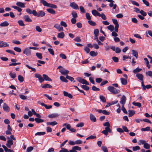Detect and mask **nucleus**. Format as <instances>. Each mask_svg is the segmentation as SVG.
<instances>
[{"label": "nucleus", "instance_id": "c756f323", "mask_svg": "<svg viewBox=\"0 0 152 152\" xmlns=\"http://www.w3.org/2000/svg\"><path fill=\"white\" fill-rule=\"evenodd\" d=\"M35 121L37 123H42L44 121L39 118H36L35 119Z\"/></svg>", "mask_w": 152, "mask_h": 152}, {"label": "nucleus", "instance_id": "13d9d810", "mask_svg": "<svg viewBox=\"0 0 152 152\" xmlns=\"http://www.w3.org/2000/svg\"><path fill=\"white\" fill-rule=\"evenodd\" d=\"M140 13L143 16H145L147 15L146 12L142 10H141L140 11Z\"/></svg>", "mask_w": 152, "mask_h": 152}, {"label": "nucleus", "instance_id": "f8f14e48", "mask_svg": "<svg viewBox=\"0 0 152 152\" xmlns=\"http://www.w3.org/2000/svg\"><path fill=\"white\" fill-rule=\"evenodd\" d=\"M54 27L58 30L59 31H63V28L62 27H60L59 25L57 24H55Z\"/></svg>", "mask_w": 152, "mask_h": 152}, {"label": "nucleus", "instance_id": "4468645a", "mask_svg": "<svg viewBox=\"0 0 152 152\" xmlns=\"http://www.w3.org/2000/svg\"><path fill=\"white\" fill-rule=\"evenodd\" d=\"M90 118L91 121H93L94 122H95L96 121V120L95 117L94 116V115H93L92 114H90Z\"/></svg>", "mask_w": 152, "mask_h": 152}, {"label": "nucleus", "instance_id": "052dcab7", "mask_svg": "<svg viewBox=\"0 0 152 152\" xmlns=\"http://www.w3.org/2000/svg\"><path fill=\"white\" fill-rule=\"evenodd\" d=\"M112 59L115 62H117L118 61V57L115 56L113 57Z\"/></svg>", "mask_w": 152, "mask_h": 152}, {"label": "nucleus", "instance_id": "6ab92c4d", "mask_svg": "<svg viewBox=\"0 0 152 152\" xmlns=\"http://www.w3.org/2000/svg\"><path fill=\"white\" fill-rule=\"evenodd\" d=\"M121 83L123 85H126L127 83V80L123 78H121L120 79Z\"/></svg>", "mask_w": 152, "mask_h": 152}, {"label": "nucleus", "instance_id": "de8ad7c7", "mask_svg": "<svg viewBox=\"0 0 152 152\" xmlns=\"http://www.w3.org/2000/svg\"><path fill=\"white\" fill-rule=\"evenodd\" d=\"M88 23L90 25L92 26H94L96 25L95 22L91 20H89L88 21Z\"/></svg>", "mask_w": 152, "mask_h": 152}, {"label": "nucleus", "instance_id": "4be33fe9", "mask_svg": "<svg viewBox=\"0 0 152 152\" xmlns=\"http://www.w3.org/2000/svg\"><path fill=\"white\" fill-rule=\"evenodd\" d=\"M129 112V117H132L134 115L135 112L134 110H128Z\"/></svg>", "mask_w": 152, "mask_h": 152}, {"label": "nucleus", "instance_id": "69168bd1", "mask_svg": "<svg viewBox=\"0 0 152 152\" xmlns=\"http://www.w3.org/2000/svg\"><path fill=\"white\" fill-rule=\"evenodd\" d=\"M84 126V124L83 122H81L76 125V126L77 127H82Z\"/></svg>", "mask_w": 152, "mask_h": 152}, {"label": "nucleus", "instance_id": "f704fd0d", "mask_svg": "<svg viewBox=\"0 0 152 152\" xmlns=\"http://www.w3.org/2000/svg\"><path fill=\"white\" fill-rule=\"evenodd\" d=\"M66 78L70 80L71 82H75L74 78L72 77L67 75L66 77Z\"/></svg>", "mask_w": 152, "mask_h": 152}, {"label": "nucleus", "instance_id": "c03bdc74", "mask_svg": "<svg viewBox=\"0 0 152 152\" xmlns=\"http://www.w3.org/2000/svg\"><path fill=\"white\" fill-rule=\"evenodd\" d=\"M150 127L149 126H147L146 128H142L141 130L142 131H148L150 130Z\"/></svg>", "mask_w": 152, "mask_h": 152}, {"label": "nucleus", "instance_id": "e433bc0d", "mask_svg": "<svg viewBox=\"0 0 152 152\" xmlns=\"http://www.w3.org/2000/svg\"><path fill=\"white\" fill-rule=\"evenodd\" d=\"M80 83L83 84H85L86 85H89V83L87 82L86 80L83 79L81 82Z\"/></svg>", "mask_w": 152, "mask_h": 152}, {"label": "nucleus", "instance_id": "f03ea898", "mask_svg": "<svg viewBox=\"0 0 152 152\" xmlns=\"http://www.w3.org/2000/svg\"><path fill=\"white\" fill-rule=\"evenodd\" d=\"M112 21L113 23L115 25V31L118 32V28L119 27V24L116 19H112Z\"/></svg>", "mask_w": 152, "mask_h": 152}, {"label": "nucleus", "instance_id": "dca6fc26", "mask_svg": "<svg viewBox=\"0 0 152 152\" xmlns=\"http://www.w3.org/2000/svg\"><path fill=\"white\" fill-rule=\"evenodd\" d=\"M92 14L94 16H100V14L95 10H92Z\"/></svg>", "mask_w": 152, "mask_h": 152}, {"label": "nucleus", "instance_id": "603ef678", "mask_svg": "<svg viewBox=\"0 0 152 152\" xmlns=\"http://www.w3.org/2000/svg\"><path fill=\"white\" fill-rule=\"evenodd\" d=\"M146 142V141L144 140H140L139 141V142H138V145H140L142 144H143L145 143Z\"/></svg>", "mask_w": 152, "mask_h": 152}, {"label": "nucleus", "instance_id": "1a4fd4ad", "mask_svg": "<svg viewBox=\"0 0 152 152\" xmlns=\"http://www.w3.org/2000/svg\"><path fill=\"white\" fill-rule=\"evenodd\" d=\"M70 6L74 9H78L79 7L77 5L75 2H73L70 4Z\"/></svg>", "mask_w": 152, "mask_h": 152}, {"label": "nucleus", "instance_id": "7ed1b4c3", "mask_svg": "<svg viewBox=\"0 0 152 152\" xmlns=\"http://www.w3.org/2000/svg\"><path fill=\"white\" fill-rule=\"evenodd\" d=\"M59 71L61 74L64 75H66L69 74V71L65 69L64 68H61L59 70Z\"/></svg>", "mask_w": 152, "mask_h": 152}, {"label": "nucleus", "instance_id": "bb28decb", "mask_svg": "<svg viewBox=\"0 0 152 152\" xmlns=\"http://www.w3.org/2000/svg\"><path fill=\"white\" fill-rule=\"evenodd\" d=\"M132 54L133 56L135 57L137 59V58L138 56V52L134 50H132Z\"/></svg>", "mask_w": 152, "mask_h": 152}, {"label": "nucleus", "instance_id": "37998d69", "mask_svg": "<svg viewBox=\"0 0 152 152\" xmlns=\"http://www.w3.org/2000/svg\"><path fill=\"white\" fill-rule=\"evenodd\" d=\"M18 23L19 24V25L20 26H23L25 25L23 21L22 20H19L18 21Z\"/></svg>", "mask_w": 152, "mask_h": 152}, {"label": "nucleus", "instance_id": "72a5a7b5", "mask_svg": "<svg viewBox=\"0 0 152 152\" xmlns=\"http://www.w3.org/2000/svg\"><path fill=\"white\" fill-rule=\"evenodd\" d=\"M81 87L83 89L86 91L88 90L89 89V87L86 85H82L81 86Z\"/></svg>", "mask_w": 152, "mask_h": 152}, {"label": "nucleus", "instance_id": "ea45409f", "mask_svg": "<svg viewBox=\"0 0 152 152\" xmlns=\"http://www.w3.org/2000/svg\"><path fill=\"white\" fill-rule=\"evenodd\" d=\"M114 26L112 25H110L107 27V28L111 32L114 30Z\"/></svg>", "mask_w": 152, "mask_h": 152}, {"label": "nucleus", "instance_id": "c85d7f7f", "mask_svg": "<svg viewBox=\"0 0 152 152\" xmlns=\"http://www.w3.org/2000/svg\"><path fill=\"white\" fill-rule=\"evenodd\" d=\"M40 2L42 3L44 6H45L48 7L49 3L47 2L44 0H40Z\"/></svg>", "mask_w": 152, "mask_h": 152}, {"label": "nucleus", "instance_id": "49530a36", "mask_svg": "<svg viewBox=\"0 0 152 152\" xmlns=\"http://www.w3.org/2000/svg\"><path fill=\"white\" fill-rule=\"evenodd\" d=\"M132 104L134 105L137 106L139 107H140L141 106V104L139 102H133Z\"/></svg>", "mask_w": 152, "mask_h": 152}, {"label": "nucleus", "instance_id": "2f4dec72", "mask_svg": "<svg viewBox=\"0 0 152 152\" xmlns=\"http://www.w3.org/2000/svg\"><path fill=\"white\" fill-rule=\"evenodd\" d=\"M76 151H80L81 150V148L77 146H75L72 148V149Z\"/></svg>", "mask_w": 152, "mask_h": 152}, {"label": "nucleus", "instance_id": "473e14b6", "mask_svg": "<svg viewBox=\"0 0 152 152\" xmlns=\"http://www.w3.org/2000/svg\"><path fill=\"white\" fill-rule=\"evenodd\" d=\"M45 134V132H38L35 134V136H41Z\"/></svg>", "mask_w": 152, "mask_h": 152}, {"label": "nucleus", "instance_id": "c9c22d12", "mask_svg": "<svg viewBox=\"0 0 152 152\" xmlns=\"http://www.w3.org/2000/svg\"><path fill=\"white\" fill-rule=\"evenodd\" d=\"M48 7H50L51 8H53L54 9H56L57 8V6L56 5L54 4H50L49 3L48 6Z\"/></svg>", "mask_w": 152, "mask_h": 152}, {"label": "nucleus", "instance_id": "b1692460", "mask_svg": "<svg viewBox=\"0 0 152 152\" xmlns=\"http://www.w3.org/2000/svg\"><path fill=\"white\" fill-rule=\"evenodd\" d=\"M42 87L43 88H51L52 87V86L50 84H45L44 85L42 86Z\"/></svg>", "mask_w": 152, "mask_h": 152}, {"label": "nucleus", "instance_id": "423d86ee", "mask_svg": "<svg viewBox=\"0 0 152 152\" xmlns=\"http://www.w3.org/2000/svg\"><path fill=\"white\" fill-rule=\"evenodd\" d=\"M126 99V97L124 95H123L121 98V101L120 102L121 104H122V105H124L125 104Z\"/></svg>", "mask_w": 152, "mask_h": 152}, {"label": "nucleus", "instance_id": "864d4df0", "mask_svg": "<svg viewBox=\"0 0 152 152\" xmlns=\"http://www.w3.org/2000/svg\"><path fill=\"white\" fill-rule=\"evenodd\" d=\"M14 50L15 51H16L20 53L21 52V49L18 47H15L14 48Z\"/></svg>", "mask_w": 152, "mask_h": 152}, {"label": "nucleus", "instance_id": "f3484780", "mask_svg": "<svg viewBox=\"0 0 152 152\" xmlns=\"http://www.w3.org/2000/svg\"><path fill=\"white\" fill-rule=\"evenodd\" d=\"M45 12L43 11H42L40 10L38 12V17H43L45 16Z\"/></svg>", "mask_w": 152, "mask_h": 152}, {"label": "nucleus", "instance_id": "3c124183", "mask_svg": "<svg viewBox=\"0 0 152 152\" xmlns=\"http://www.w3.org/2000/svg\"><path fill=\"white\" fill-rule=\"evenodd\" d=\"M72 14L73 18H76L77 17V13L75 11H72Z\"/></svg>", "mask_w": 152, "mask_h": 152}, {"label": "nucleus", "instance_id": "20e7f679", "mask_svg": "<svg viewBox=\"0 0 152 152\" xmlns=\"http://www.w3.org/2000/svg\"><path fill=\"white\" fill-rule=\"evenodd\" d=\"M112 131L109 127H106L105 128V130H103L102 132V133L106 135H107L108 134V132L110 133Z\"/></svg>", "mask_w": 152, "mask_h": 152}, {"label": "nucleus", "instance_id": "0e129e2a", "mask_svg": "<svg viewBox=\"0 0 152 152\" xmlns=\"http://www.w3.org/2000/svg\"><path fill=\"white\" fill-rule=\"evenodd\" d=\"M33 149V148L32 146L28 148L26 150V152H31Z\"/></svg>", "mask_w": 152, "mask_h": 152}, {"label": "nucleus", "instance_id": "9d476101", "mask_svg": "<svg viewBox=\"0 0 152 152\" xmlns=\"http://www.w3.org/2000/svg\"><path fill=\"white\" fill-rule=\"evenodd\" d=\"M9 45L6 42H4L3 41H0V47H8Z\"/></svg>", "mask_w": 152, "mask_h": 152}, {"label": "nucleus", "instance_id": "a211bd4d", "mask_svg": "<svg viewBox=\"0 0 152 152\" xmlns=\"http://www.w3.org/2000/svg\"><path fill=\"white\" fill-rule=\"evenodd\" d=\"M43 77L44 80L49 81H52V80L49 77L45 74H43Z\"/></svg>", "mask_w": 152, "mask_h": 152}, {"label": "nucleus", "instance_id": "a878e982", "mask_svg": "<svg viewBox=\"0 0 152 152\" xmlns=\"http://www.w3.org/2000/svg\"><path fill=\"white\" fill-rule=\"evenodd\" d=\"M47 11L49 13L52 14H55L56 13L55 11L52 8H48L47 9Z\"/></svg>", "mask_w": 152, "mask_h": 152}, {"label": "nucleus", "instance_id": "58836bf2", "mask_svg": "<svg viewBox=\"0 0 152 152\" xmlns=\"http://www.w3.org/2000/svg\"><path fill=\"white\" fill-rule=\"evenodd\" d=\"M150 145L147 143H145L143 145V147L146 149H149L150 148Z\"/></svg>", "mask_w": 152, "mask_h": 152}, {"label": "nucleus", "instance_id": "aec40b11", "mask_svg": "<svg viewBox=\"0 0 152 152\" xmlns=\"http://www.w3.org/2000/svg\"><path fill=\"white\" fill-rule=\"evenodd\" d=\"M59 116V115L57 113H54L49 115L48 117L50 118H53L58 117Z\"/></svg>", "mask_w": 152, "mask_h": 152}, {"label": "nucleus", "instance_id": "6e6d98bb", "mask_svg": "<svg viewBox=\"0 0 152 152\" xmlns=\"http://www.w3.org/2000/svg\"><path fill=\"white\" fill-rule=\"evenodd\" d=\"M59 152H70V150L69 151L67 149L64 148H61V150H60Z\"/></svg>", "mask_w": 152, "mask_h": 152}, {"label": "nucleus", "instance_id": "2eb2a0df", "mask_svg": "<svg viewBox=\"0 0 152 152\" xmlns=\"http://www.w3.org/2000/svg\"><path fill=\"white\" fill-rule=\"evenodd\" d=\"M136 77L138 79L141 81L143 80V76L142 74L140 73H138L136 74Z\"/></svg>", "mask_w": 152, "mask_h": 152}, {"label": "nucleus", "instance_id": "6e6552de", "mask_svg": "<svg viewBox=\"0 0 152 152\" xmlns=\"http://www.w3.org/2000/svg\"><path fill=\"white\" fill-rule=\"evenodd\" d=\"M96 110L98 111L99 113H102L103 114L106 115H109L110 114V113L106 110H96Z\"/></svg>", "mask_w": 152, "mask_h": 152}, {"label": "nucleus", "instance_id": "4c0bfd02", "mask_svg": "<svg viewBox=\"0 0 152 152\" xmlns=\"http://www.w3.org/2000/svg\"><path fill=\"white\" fill-rule=\"evenodd\" d=\"M12 7L17 10L19 12H21L22 10V9L21 8L17 6H12Z\"/></svg>", "mask_w": 152, "mask_h": 152}, {"label": "nucleus", "instance_id": "8fccbe9b", "mask_svg": "<svg viewBox=\"0 0 152 152\" xmlns=\"http://www.w3.org/2000/svg\"><path fill=\"white\" fill-rule=\"evenodd\" d=\"M96 138V136L94 135H91L89 137H87L86 138V140H88L89 139H93Z\"/></svg>", "mask_w": 152, "mask_h": 152}, {"label": "nucleus", "instance_id": "338daca9", "mask_svg": "<svg viewBox=\"0 0 152 152\" xmlns=\"http://www.w3.org/2000/svg\"><path fill=\"white\" fill-rule=\"evenodd\" d=\"M90 54L92 56H95L97 55L96 53L94 51H92L90 52Z\"/></svg>", "mask_w": 152, "mask_h": 152}, {"label": "nucleus", "instance_id": "a18cd8bd", "mask_svg": "<svg viewBox=\"0 0 152 152\" xmlns=\"http://www.w3.org/2000/svg\"><path fill=\"white\" fill-rule=\"evenodd\" d=\"M99 98L101 101L103 102H106V100L105 97L102 95H100L99 96Z\"/></svg>", "mask_w": 152, "mask_h": 152}, {"label": "nucleus", "instance_id": "ddd939ff", "mask_svg": "<svg viewBox=\"0 0 152 152\" xmlns=\"http://www.w3.org/2000/svg\"><path fill=\"white\" fill-rule=\"evenodd\" d=\"M63 94L65 96L68 97L70 99H72L73 97L72 96L71 94L70 93H69L68 92L65 91H64L63 92Z\"/></svg>", "mask_w": 152, "mask_h": 152}, {"label": "nucleus", "instance_id": "412c9836", "mask_svg": "<svg viewBox=\"0 0 152 152\" xmlns=\"http://www.w3.org/2000/svg\"><path fill=\"white\" fill-rule=\"evenodd\" d=\"M64 33L63 32L58 33L57 34V37L60 38L62 39L64 38Z\"/></svg>", "mask_w": 152, "mask_h": 152}, {"label": "nucleus", "instance_id": "5701e85b", "mask_svg": "<svg viewBox=\"0 0 152 152\" xmlns=\"http://www.w3.org/2000/svg\"><path fill=\"white\" fill-rule=\"evenodd\" d=\"M9 25V23L7 21H4L0 24V26L1 27L7 26Z\"/></svg>", "mask_w": 152, "mask_h": 152}, {"label": "nucleus", "instance_id": "774afa93", "mask_svg": "<svg viewBox=\"0 0 152 152\" xmlns=\"http://www.w3.org/2000/svg\"><path fill=\"white\" fill-rule=\"evenodd\" d=\"M36 29L37 31L39 32H41L42 31V29L39 26H37L36 27Z\"/></svg>", "mask_w": 152, "mask_h": 152}, {"label": "nucleus", "instance_id": "9b49d317", "mask_svg": "<svg viewBox=\"0 0 152 152\" xmlns=\"http://www.w3.org/2000/svg\"><path fill=\"white\" fill-rule=\"evenodd\" d=\"M3 110L7 112H9L10 110V108L7 105L4 103L3 106Z\"/></svg>", "mask_w": 152, "mask_h": 152}, {"label": "nucleus", "instance_id": "680f3d73", "mask_svg": "<svg viewBox=\"0 0 152 152\" xmlns=\"http://www.w3.org/2000/svg\"><path fill=\"white\" fill-rule=\"evenodd\" d=\"M60 24L61 26H64L65 27H66L67 26V25L65 22L61 21L60 22Z\"/></svg>", "mask_w": 152, "mask_h": 152}, {"label": "nucleus", "instance_id": "5fc2aeb1", "mask_svg": "<svg viewBox=\"0 0 152 152\" xmlns=\"http://www.w3.org/2000/svg\"><path fill=\"white\" fill-rule=\"evenodd\" d=\"M18 80L20 82H23L24 81L23 77L20 75L18 76Z\"/></svg>", "mask_w": 152, "mask_h": 152}, {"label": "nucleus", "instance_id": "393cba45", "mask_svg": "<svg viewBox=\"0 0 152 152\" xmlns=\"http://www.w3.org/2000/svg\"><path fill=\"white\" fill-rule=\"evenodd\" d=\"M16 5L21 7L23 8L25 7V4L20 2H18L16 4Z\"/></svg>", "mask_w": 152, "mask_h": 152}, {"label": "nucleus", "instance_id": "cd10ccee", "mask_svg": "<svg viewBox=\"0 0 152 152\" xmlns=\"http://www.w3.org/2000/svg\"><path fill=\"white\" fill-rule=\"evenodd\" d=\"M142 69H141L139 68L138 67L136 69H134L133 71V72L135 74L137 73L140 72Z\"/></svg>", "mask_w": 152, "mask_h": 152}, {"label": "nucleus", "instance_id": "4d7b16f0", "mask_svg": "<svg viewBox=\"0 0 152 152\" xmlns=\"http://www.w3.org/2000/svg\"><path fill=\"white\" fill-rule=\"evenodd\" d=\"M26 66L27 67H28L29 69H31V70L33 71L34 72H36V70L35 68H32V67L30 66H29L27 64H26Z\"/></svg>", "mask_w": 152, "mask_h": 152}, {"label": "nucleus", "instance_id": "0eeeda50", "mask_svg": "<svg viewBox=\"0 0 152 152\" xmlns=\"http://www.w3.org/2000/svg\"><path fill=\"white\" fill-rule=\"evenodd\" d=\"M23 18L24 19V20L26 22H30L32 21V20L28 15H25L24 16Z\"/></svg>", "mask_w": 152, "mask_h": 152}, {"label": "nucleus", "instance_id": "e2e57ef3", "mask_svg": "<svg viewBox=\"0 0 152 152\" xmlns=\"http://www.w3.org/2000/svg\"><path fill=\"white\" fill-rule=\"evenodd\" d=\"M48 50L50 53L52 55H54V51L51 48H48Z\"/></svg>", "mask_w": 152, "mask_h": 152}, {"label": "nucleus", "instance_id": "79ce46f5", "mask_svg": "<svg viewBox=\"0 0 152 152\" xmlns=\"http://www.w3.org/2000/svg\"><path fill=\"white\" fill-rule=\"evenodd\" d=\"M9 75L13 79H14L16 77V73L15 72L12 73V72H10L9 74Z\"/></svg>", "mask_w": 152, "mask_h": 152}, {"label": "nucleus", "instance_id": "f257e3e1", "mask_svg": "<svg viewBox=\"0 0 152 152\" xmlns=\"http://www.w3.org/2000/svg\"><path fill=\"white\" fill-rule=\"evenodd\" d=\"M108 90L114 94H116L120 92L119 90L116 89L112 86H109L107 87Z\"/></svg>", "mask_w": 152, "mask_h": 152}, {"label": "nucleus", "instance_id": "09e8293b", "mask_svg": "<svg viewBox=\"0 0 152 152\" xmlns=\"http://www.w3.org/2000/svg\"><path fill=\"white\" fill-rule=\"evenodd\" d=\"M140 147L138 146H134L132 148V150L134 151H135L137 150H140Z\"/></svg>", "mask_w": 152, "mask_h": 152}, {"label": "nucleus", "instance_id": "7c9ffc66", "mask_svg": "<svg viewBox=\"0 0 152 152\" xmlns=\"http://www.w3.org/2000/svg\"><path fill=\"white\" fill-rule=\"evenodd\" d=\"M60 80L63 82L67 83L68 82V80L67 79H66V78L64 76H61L60 77Z\"/></svg>", "mask_w": 152, "mask_h": 152}, {"label": "nucleus", "instance_id": "a19ab883", "mask_svg": "<svg viewBox=\"0 0 152 152\" xmlns=\"http://www.w3.org/2000/svg\"><path fill=\"white\" fill-rule=\"evenodd\" d=\"M37 56L39 59H41L42 58V54L40 53H36Z\"/></svg>", "mask_w": 152, "mask_h": 152}, {"label": "nucleus", "instance_id": "39448f33", "mask_svg": "<svg viewBox=\"0 0 152 152\" xmlns=\"http://www.w3.org/2000/svg\"><path fill=\"white\" fill-rule=\"evenodd\" d=\"M31 50L29 48H26L23 51V53L27 56H30L31 54Z\"/></svg>", "mask_w": 152, "mask_h": 152}, {"label": "nucleus", "instance_id": "bf43d9fd", "mask_svg": "<svg viewBox=\"0 0 152 152\" xmlns=\"http://www.w3.org/2000/svg\"><path fill=\"white\" fill-rule=\"evenodd\" d=\"M101 148L104 151V152H108L107 148L106 146H102Z\"/></svg>", "mask_w": 152, "mask_h": 152}]
</instances>
